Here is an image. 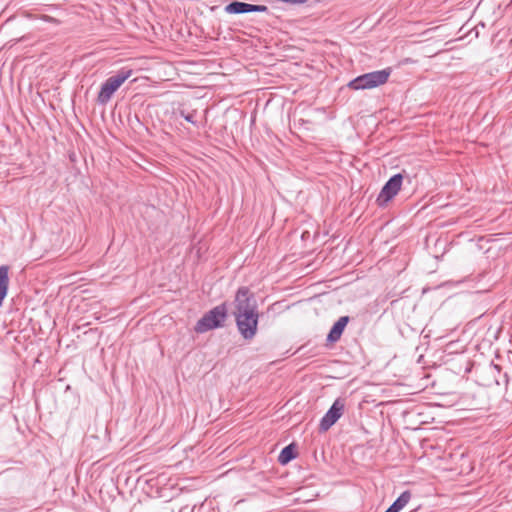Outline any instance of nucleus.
<instances>
[{"instance_id": "f257e3e1", "label": "nucleus", "mask_w": 512, "mask_h": 512, "mask_svg": "<svg viewBox=\"0 0 512 512\" xmlns=\"http://www.w3.org/2000/svg\"><path fill=\"white\" fill-rule=\"evenodd\" d=\"M234 314L241 335L252 339L257 331L258 312L256 301L246 287L239 288L236 293Z\"/></svg>"}, {"instance_id": "f03ea898", "label": "nucleus", "mask_w": 512, "mask_h": 512, "mask_svg": "<svg viewBox=\"0 0 512 512\" xmlns=\"http://www.w3.org/2000/svg\"><path fill=\"white\" fill-rule=\"evenodd\" d=\"M133 71L131 69H121L117 74L110 76L100 88L97 96V101L100 104H107L113 94L120 88V86L132 76Z\"/></svg>"}, {"instance_id": "7ed1b4c3", "label": "nucleus", "mask_w": 512, "mask_h": 512, "mask_svg": "<svg viewBox=\"0 0 512 512\" xmlns=\"http://www.w3.org/2000/svg\"><path fill=\"white\" fill-rule=\"evenodd\" d=\"M391 74V69L386 68L358 76L348 86L354 90L372 89L385 84Z\"/></svg>"}, {"instance_id": "20e7f679", "label": "nucleus", "mask_w": 512, "mask_h": 512, "mask_svg": "<svg viewBox=\"0 0 512 512\" xmlns=\"http://www.w3.org/2000/svg\"><path fill=\"white\" fill-rule=\"evenodd\" d=\"M226 318V308L219 305L206 313L196 324L195 330L198 333H204L208 330L220 327Z\"/></svg>"}, {"instance_id": "39448f33", "label": "nucleus", "mask_w": 512, "mask_h": 512, "mask_svg": "<svg viewBox=\"0 0 512 512\" xmlns=\"http://www.w3.org/2000/svg\"><path fill=\"white\" fill-rule=\"evenodd\" d=\"M402 180V175L396 174L386 182L377 197V203L379 206L386 205L395 195H397L401 188Z\"/></svg>"}, {"instance_id": "423d86ee", "label": "nucleus", "mask_w": 512, "mask_h": 512, "mask_svg": "<svg viewBox=\"0 0 512 512\" xmlns=\"http://www.w3.org/2000/svg\"><path fill=\"white\" fill-rule=\"evenodd\" d=\"M345 408V403L341 399L334 401L330 409L324 415L320 422V430L327 431L332 425H334L338 419L342 416Z\"/></svg>"}, {"instance_id": "0eeeda50", "label": "nucleus", "mask_w": 512, "mask_h": 512, "mask_svg": "<svg viewBox=\"0 0 512 512\" xmlns=\"http://www.w3.org/2000/svg\"><path fill=\"white\" fill-rule=\"evenodd\" d=\"M268 7L265 5H254L239 1H233L225 7L228 14H241L249 12H266Z\"/></svg>"}, {"instance_id": "6e6552de", "label": "nucleus", "mask_w": 512, "mask_h": 512, "mask_svg": "<svg viewBox=\"0 0 512 512\" xmlns=\"http://www.w3.org/2000/svg\"><path fill=\"white\" fill-rule=\"evenodd\" d=\"M348 321H349L348 316L340 317L332 326V328L327 336V340L330 342L338 341L340 339Z\"/></svg>"}, {"instance_id": "1a4fd4ad", "label": "nucleus", "mask_w": 512, "mask_h": 512, "mask_svg": "<svg viewBox=\"0 0 512 512\" xmlns=\"http://www.w3.org/2000/svg\"><path fill=\"white\" fill-rule=\"evenodd\" d=\"M9 285V267L6 265L0 266V306H2L4 299L7 296Z\"/></svg>"}, {"instance_id": "9d476101", "label": "nucleus", "mask_w": 512, "mask_h": 512, "mask_svg": "<svg viewBox=\"0 0 512 512\" xmlns=\"http://www.w3.org/2000/svg\"><path fill=\"white\" fill-rule=\"evenodd\" d=\"M411 499V494L409 491L403 492L390 506L394 512H399L403 509Z\"/></svg>"}, {"instance_id": "9b49d317", "label": "nucleus", "mask_w": 512, "mask_h": 512, "mask_svg": "<svg viewBox=\"0 0 512 512\" xmlns=\"http://www.w3.org/2000/svg\"><path fill=\"white\" fill-rule=\"evenodd\" d=\"M294 458H295V454H294L293 446L288 445L281 451L278 460L281 464L285 465Z\"/></svg>"}, {"instance_id": "f8f14e48", "label": "nucleus", "mask_w": 512, "mask_h": 512, "mask_svg": "<svg viewBox=\"0 0 512 512\" xmlns=\"http://www.w3.org/2000/svg\"><path fill=\"white\" fill-rule=\"evenodd\" d=\"M181 115L185 118L186 121L194 123V120H193L194 115L193 114L184 115V113L182 112Z\"/></svg>"}, {"instance_id": "ddd939ff", "label": "nucleus", "mask_w": 512, "mask_h": 512, "mask_svg": "<svg viewBox=\"0 0 512 512\" xmlns=\"http://www.w3.org/2000/svg\"><path fill=\"white\" fill-rule=\"evenodd\" d=\"M385 512H394L391 507H389Z\"/></svg>"}]
</instances>
